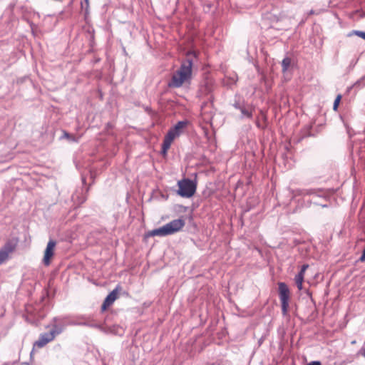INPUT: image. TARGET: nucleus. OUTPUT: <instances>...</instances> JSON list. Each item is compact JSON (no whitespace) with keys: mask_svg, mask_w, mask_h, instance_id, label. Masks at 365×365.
Instances as JSON below:
<instances>
[{"mask_svg":"<svg viewBox=\"0 0 365 365\" xmlns=\"http://www.w3.org/2000/svg\"><path fill=\"white\" fill-rule=\"evenodd\" d=\"M195 59H197V55L194 51L187 53L186 58L182 61L180 68L173 73L171 79L168 83L170 88H180L184 83L190 81L192 66Z\"/></svg>","mask_w":365,"mask_h":365,"instance_id":"f257e3e1","label":"nucleus"},{"mask_svg":"<svg viewBox=\"0 0 365 365\" xmlns=\"http://www.w3.org/2000/svg\"><path fill=\"white\" fill-rule=\"evenodd\" d=\"M291 193L292 198L297 197H309V203L315 204L322 206V207H327V204H323L322 201L327 200L329 193L327 190L322 189L315 188H303L292 190Z\"/></svg>","mask_w":365,"mask_h":365,"instance_id":"f03ea898","label":"nucleus"},{"mask_svg":"<svg viewBox=\"0 0 365 365\" xmlns=\"http://www.w3.org/2000/svg\"><path fill=\"white\" fill-rule=\"evenodd\" d=\"M185 225V222L182 219H175L165 225L151 230L148 236H160L164 237L167 235H173L180 231Z\"/></svg>","mask_w":365,"mask_h":365,"instance_id":"7ed1b4c3","label":"nucleus"},{"mask_svg":"<svg viewBox=\"0 0 365 365\" xmlns=\"http://www.w3.org/2000/svg\"><path fill=\"white\" fill-rule=\"evenodd\" d=\"M178 194L183 197H191L195 192L197 184L195 181L185 178L178 182Z\"/></svg>","mask_w":365,"mask_h":365,"instance_id":"20e7f679","label":"nucleus"},{"mask_svg":"<svg viewBox=\"0 0 365 365\" xmlns=\"http://www.w3.org/2000/svg\"><path fill=\"white\" fill-rule=\"evenodd\" d=\"M279 297L281 302L282 313L283 316L288 314L289 308L290 291L284 282L278 283Z\"/></svg>","mask_w":365,"mask_h":365,"instance_id":"39448f33","label":"nucleus"},{"mask_svg":"<svg viewBox=\"0 0 365 365\" xmlns=\"http://www.w3.org/2000/svg\"><path fill=\"white\" fill-rule=\"evenodd\" d=\"M16 247V242L9 240L0 249V265L9 259V255L15 250Z\"/></svg>","mask_w":365,"mask_h":365,"instance_id":"423d86ee","label":"nucleus"},{"mask_svg":"<svg viewBox=\"0 0 365 365\" xmlns=\"http://www.w3.org/2000/svg\"><path fill=\"white\" fill-rule=\"evenodd\" d=\"M67 326V317H54L49 327L57 335L60 334Z\"/></svg>","mask_w":365,"mask_h":365,"instance_id":"0eeeda50","label":"nucleus"},{"mask_svg":"<svg viewBox=\"0 0 365 365\" xmlns=\"http://www.w3.org/2000/svg\"><path fill=\"white\" fill-rule=\"evenodd\" d=\"M56 245V242L53 240H50L46 245L44 251V256L43 258V262L44 265L48 266L51 263V259L54 255V248Z\"/></svg>","mask_w":365,"mask_h":365,"instance_id":"6e6552de","label":"nucleus"},{"mask_svg":"<svg viewBox=\"0 0 365 365\" xmlns=\"http://www.w3.org/2000/svg\"><path fill=\"white\" fill-rule=\"evenodd\" d=\"M57 334L51 329L48 332L41 334L38 340L34 343V346L41 348L47 344L48 342L53 341Z\"/></svg>","mask_w":365,"mask_h":365,"instance_id":"1a4fd4ad","label":"nucleus"},{"mask_svg":"<svg viewBox=\"0 0 365 365\" xmlns=\"http://www.w3.org/2000/svg\"><path fill=\"white\" fill-rule=\"evenodd\" d=\"M187 120H182L177 123V124L171 128L165 136H171L172 140H174L176 137L179 136L182 133V130L187 125Z\"/></svg>","mask_w":365,"mask_h":365,"instance_id":"9d476101","label":"nucleus"},{"mask_svg":"<svg viewBox=\"0 0 365 365\" xmlns=\"http://www.w3.org/2000/svg\"><path fill=\"white\" fill-rule=\"evenodd\" d=\"M234 106L241 112V118H251L252 117L253 108L251 106L239 103L235 104Z\"/></svg>","mask_w":365,"mask_h":365,"instance_id":"9b49d317","label":"nucleus"},{"mask_svg":"<svg viewBox=\"0 0 365 365\" xmlns=\"http://www.w3.org/2000/svg\"><path fill=\"white\" fill-rule=\"evenodd\" d=\"M118 296V289H113L105 299L103 304L102 305V309H106L107 307L110 306L115 300L117 299Z\"/></svg>","mask_w":365,"mask_h":365,"instance_id":"f8f14e48","label":"nucleus"},{"mask_svg":"<svg viewBox=\"0 0 365 365\" xmlns=\"http://www.w3.org/2000/svg\"><path fill=\"white\" fill-rule=\"evenodd\" d=\"M173 141V140H172L171 136H165L162 144V153L163 155H166L168 150L170 148Z\"/></svg>","mask_w":365,"mask_h":365,"instance_id":"ddd939ff","label":"nucleus"},{"mask_svg":"<svg viewBox=\"0 0 365 365\" xmlns=\"http://www.w3.org/2000/svg\"><path fill=\"white\" fill-rule=\"evenodd\" d=\"M292 63V60L289 57H285L282 61V71L286 72Z\"/></svg>","mask_w":365,"mask_h":365,"instance_id":"4468645a","label":"nucleus"},{"mask_svg":"<svg viewBox=\"0 0 365 365\" xmlns=\"http://www.w3.org/2000/svg\"><path fill=\"white\" fill-rule=\"evenodd\" d=\"M304 276L302 275V274H297L294 278L295 283L297 286V288L299 290L302 289V283L304 281Z\"/></svg>","mask_w":365,"mask_h":365,"instance_id":"2eb2a0df","label":"nucleus"},{"mask_svg":"<svg viewBox=\"0 0 365 365\" xmlns=\"http://www.w3.org/2000/svg\"><path fill=\"white\" fill-rule=\"evenodd\" d=\"M352 35H356V36H357L359 37H361V38H362L363 39L365 40V31L353 30L347 36H351Z\"/></svg>","mask_w":365,"mask_h":365,"instance_id":"dca6fc26","label":"nucleus"},{"mask_svg":"<svg viewBox=\"0 0 365 365\" xmlns=\"http://www.w3.org/2000/svg\"><path fill=\"white\" fill-rule=\"evenodd\" d=\"M81 7L82 10H85L86 13H87L89 9V0H83V1H81Z\"/></svg>","mask_w":365,"mask_h":365,"instance_id":"f3484780","label":"nucleus"},{"mask_svg":"<svg viewBox=\"0 0 365 365\" xmlns=\"http://www.w3.org/2000/svg\"><path fill=\"white\" fill-rule=\"evenodd\" d=\"M62 138H65L68 139V140L73 141V142H77L78 141L77 138H76L74 136L70 135L67 132H63V135Z\"/></svg>","mask_w":365,"mask_h":365,"instance_id":"a211bd4d","label":"nucleus"},{"mask_svg":"<svg viewBox=\"0 0 365 365\" xmlns=\"http://www.w3.org/2000/svg\"><path fill=\"white\" fill-rule=\"evenodd\" d=\"M341 95H338L336 96V99L334 100V105H333V109L334 110H336V109H337V108L339 106V102L341 101Z\"/></svg>","mask_w":365,"mask_h":365,"instance_id":"6ab92c4d","label":"nucleus"},{"mask_svg":"<svg viewBox=\"0 0 365 365\" xmlns=\"http://www.w3.org/2000/svg\"><path fill=\"white\" fill-rule=\"evenodd\" d=\"M307 267H308L307 264H304L302 267L301 270L298 274H302V275L304 276V272H305L306 269H307Z\"/></svg>","mask_w":365,"mask_h":365,"instance_id":"aec40b11","label":"nucleus"},{"mask_svg":"<svg viewBox=\"0 0 365 365\" xmlns=\"http://www.w3.org/2000/svg\"><path fill=\"white\" fill-rule=\"evenodd\" d=\"M359 261L365 262V247H364V250L363 251V253H362L361 256L359 258Z\"/></svg>","mask_w":365,"mask_h":365,"instance_id":"412c9836","label":"nucleus"},{"mask_svg":"<svg viewBox=\"0 0 365 365\" xmlns=\"http://www.w3.org/2000/svg\"><path fill=\"white\" fill-rule=\"evenodd\" d=\"M307 365H322V364L319 361H314L309 363Z\"/></svg>","mask_w":365,"mask_h":365,"instance_id":"4be33fe9","label":"nucleus"},{"mask_svg":"<svg viewBox=\"0 0 365 365\" xmlns=\"http://www.w3.org/2000/svg\"><path fill=\"white\" fill-rule=\"evenodd\" d=\"M79 324H81V325H86V326H89V327H96V325L94 324H91V323H89V322H82V323H80Z\"/></svg>","mask_w":365,"mask_h":365,"instance_id":"5701e85b","label":"nucleus"},{"mask_svg":"<svg viewBox=\"0 0 365 365\" xmlns=\"http://www.w3.org/2000/svg\"><path fill=\"white\" fill-rule=\"evenodd\" d=\"M4 365H18V364L16 362H12V363L6 362V363H4Z\"/></svg>","mask_w":365,"mask_h":365,"instance_id":"b1692460","label":"nucleus"},{"mask_svg":"<svg viewBox=\"0 0 365 365\" xmlns=\"http://www.w3.org/2000/svg\"><path fill=\"white\" fill-rule=\"evenodd\" d=\"M360 83H361V81H357V82L355 83V86H358V85H359V84H360Z\"/></svg>","mask_w":365,"mask_h":365,"instance_id":"393cba45","label":"nucleus"},{"mask_svg":"<svg viewBox=\"0 0 365 365\" xmlns=\"http://www.w3.org/2000/svg\"><path fill=\"white\" fill-rule=\"evenodd\" d=\"M362 355H363L364 356H365V349H364V351H363V352H362Z\"/></svg>","mask_w":365,"mask_h":365,"instance_id":"a878e982","label":"nucleus"}]
</instances>
